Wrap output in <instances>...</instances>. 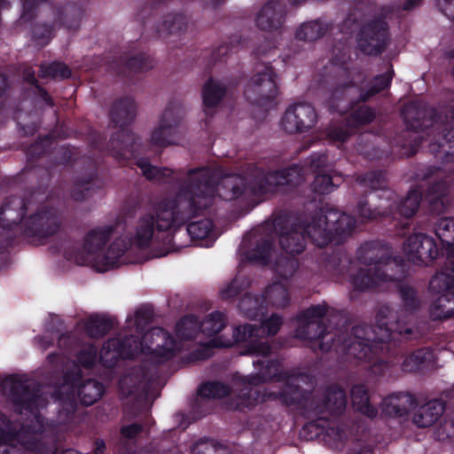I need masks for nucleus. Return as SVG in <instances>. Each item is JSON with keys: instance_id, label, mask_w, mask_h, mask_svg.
<instances>
[{"instance_id": "obj_1", "label": "nucleus", "mask_w": 454, "mask_h": 454, "mask_svg": "<svg viewBox=\"0 0 454 454\" xmlns=\"http://www.w3.org/2000/svg\"><path fill=\"white\" fill-rule=\"evenodd\" d=\"M198 174L207 170L213 181L214 193L225 200H233L244 194L262 196L273 193L284 186H296L302 182L301 168L297 166L282 170L265 173L262 169L256 168L243 176L236 174L224 175L220 177L216 170L208 168H192Z\"/></svg>"}, {"instance_id": "obj_2", "label": "nucleus", "mask_w": 454, "mask_h": 454, "mask_svg": "<svg viewBox=\"0 0 454 454\" xmlns=\"http://www.w3.org/2000/svg\"><path fill=\"white\" fill-rule=\"evenodd\" d=\"M207 170H189L186 181L174 198L163 200L157 209V229L180 227L212 205L213 181Z\"/></svg>"}, {"instance_id": "obj_3", "label": "nucleus", "mask_w": 454, "mask_h": 454, "mask_svg": "<svg viewBox=\"0 0 454 454\" xmlns=\"http://www.w3.org/2000/svg\"><path fill=\"white\" fill-rule=\"evenodd\" d=\"M358 259L364 265L354 277V285L358 289L371 288L381 281H395L403 278V265L375 244L361 247Z\"/></svg>"}, {"instance_id": "obj_4", "label": "nucleus", "mask_w": 454, "mask_h": 454, "mask_svg": "<svg viewBox=\"0 0 454 454\" xmlns=\"http://www.w3.org/2000/svg\"><path fill=\"white\" fill-rule=\"evenodd\" d=\"M104 390L103 384L97 380H82L79 372L67 373L64 383L54 391L53 396L61 411L70 415L76 411L77 398L82 405L90 406L101 398Z\"/></svg>"}, {"instance_id": "obj_5", "label": "nucleus", "mask_w": 454, "mask_h": 454, "mask_svg": "<svg viewBox=\"0 0 454 454\" xmlns=\"http://www.w3.org/2000/svg\"><path fill=\"white\" fill-rule=\"evenodd\" d=\"M330 341L338 345L348 357L356 360L371 359L374 353V344L380 342L372 326L366 324L353 326L350 332L341 333L334 338L331 337L326 343H320V348L328 350Z\"/></svg>"}, {"instance_id": "obj_6", "label": "nucleus", "mask_w": 454, "mask_h": 454, "mask_svg": "<svg viewBox=\"0 0 454 454\" xmlns=\"http://www.w3.org/2000/svg\"><path fill=\"white\" fill-rule=\"evenodd\" d=\"M153 373L139 367L120 380V388L126 395L125 412L131 417L145 411L148 408L147 396L153 384Z\"/></svg>"}, {"instance_id": "obj_7", "label": "nucleus", "mask_w": 454, "mask_h": 454, "mask_svg": "<svg viewBox=\"0 0 454 454\" xmlns=\"http://www.w3.org/2000/svg\"><path fill=\"white\" fill-rule=\"evenodd\" d=\"M403 115L409 129L417 132L427 129L433 131L440 129L454 118V108L447 106L436 113L434 108L422 103L412 102L405 106Z\"/></svg>"}, {"instance_id": "obj_8", "label": "nucleus", "mask_w": 454, "mask_h": 454, "mask_svg": "<svg viewBox=\"0 0 454 454\" xmlns=\"http://www.w3.org/2000/svg\"><path fill=\"white\" fill-rule=\"evenodd\" d=\"M2 388L20 413L22 409L32 411L43 403L41 386L33 380L7 376L2 381Z\"/></svg>"}, {"instance_id": "obj_9", "label": "nucleus", "mask_w": 454, "mask_h": 454, "mask_svg": "<svg viewBox=\"0 0 454 454\" xmlns=\"http://www.w3.org/2000/svg\"><path fill=\"white\" fill-rule=\"evenodd\" d=\"M247 341V348L241 352L242 355H251L255 356H270L273 349L268 340L264 338L263 327L257 325H245L234 329L232 339L222 340V337L213 340L214 345L217 347H231L235 342Z\"/></svg>"}, {"instance_id": "obj_10", "label": "nucleus", "mask_w": 454, "mask_h": 454, "mask_svg": "<svg viewBox=\"0 0 454 454\" xmlns=\"http://www.w3.org/2000/svg\"><path fill=\"white\" fill-rule=\"evenodd\" d=\"M419 180H429L433 178V182L429 184L426 200L428 202L429 209L435 214H442L451 203L450 196V183L452 179L445 180L447 175L445 171L439 167H428L417 174ZM448 178L450 176H448Z\"/></svg>"}, {"instance_id": "obj_11", "label": "nucleus", "mask_w": 454, "mask_h": 454, "mask_svg": "<svg viewBox=\"0 0 454 454\" xmlns=\"http://www.w3.org/2000/svg\"><path fill=\"white\" fill-rule=\"evenodd\" d=\"M62 225L63 218L59 210L42 207L24 222L23 234L34 243L53 236Z\"/></svg>"}, {"instance_id": "obj_12", "label": "nucleus", "mask_w": 454, "mask_h": 454, "mask_svg": "<svg viewBox=\"0 0 454 454\" xmlns=\"http://www.w3.org/2000/svg\"><path fill=\"white\" fill-rule=\"evenodd\" d=\"M375 319L376 324L372 326L381 343L389 341L393 332L404 335L408 340L419 337V333L413 327L406 325L399 312L387 304L379 307Z\"/></svg>"}, {"instance_id": "obj_13", "label": "nucleus", "mask_w": 454, "mask_h": 454, "mask_svg": "<svg viewBox=\"0 0 454 454\" xmlns=\"http://www.w3.org/2000/svg\"><path fill=\"white\" fill-rule=\"evenodd\" d=\"M328 308L325 305L311 306L297 315L295 336L305 340L325 339L327 333L326 321Z\"/></svg>"}, {"instance_id": "obj_14", "label": "nucleus", "mask_w": 454, "mask_h": 454, "mask_svg": "<svg viewBox=\"0 0 454 454\" xmlns=\"http://www.w3.org/2000/svg\"><path fill=\"white\" fill-rule=\"evenodd\" d=\"M357 47L366 55L377 56L386 51L388 43V26L381 17L364 23L357 34Z\"/></svg>"}, {"instance_id": "obj_15", "label": "nucleus", "mask_w": 454, "mask_h": 454, "mask_svg": "<svg viewBox=\"0 0 454 454\" xmlns=\"http://www.w3.org/2000/svg\"><path fill=\"white\" fill-rule=\"evenodd\" d=\"M278 95V86L275 73L270 67H264L254 74L245 90L248 101L259 106H266Z\"/></svg>"}, {"instance_id": "obj_16", "label": "nucleus", "mask_w": 454, "mask_h": 454, "mask_svg": "<svg viewBox=\"0 0 454 454\" xmlns=\"http://www.w3.org/2000/svg\"><path fill=\"white\" fill-rule=\"evenodd\" d=\"M140 352H144L142 338L130 333L108 340L102 347L100 359L105 366L113 367L119 357L131 358Z\"/></svg>"}, {"instance_id": "obj_17", "label": "nucleus", "mask_w": 454, "mask_h": 454, "mask_svg": "<svg viewBox=\"0 0 454 454\" xmlns=\"http://www.w3.org/2000/svg\"><path fill=\"white\" fill-rule=\"evenodd\" d=\"M275 231L278 234L279 244L287 254H300L305 247V231L303 224L292 218H276L273 222Z\"/></svg>"}, {"instance_id": "obj_18", "label": "nucleus", "mask_w": 454, "mask_h": 454, "mask_svg": "<svg viewBox=\"0 0 454 454\" xmlns=\"http://www.w3.org/2000/svg\"><path fill=\"white\" fill-rule=\"evenodd\" d=\"M283 377L285 384L279 392V400L286 405L298 403L309 398L315 387L314 377L307 373H284Z\"/></svg>"}, {"instance_id": "obj_19", "label": "nucleus", "mask_w": 454, "mask_h": 454, "mask_svg": "<svg viewBox=\"0 0 454 454\" xmlns=\"http://www.w3.org/2000/svg\"><path fill=\"white\" fill-rule=\"evenodd\" d=\"M271 250L272 243L270 238L254 230L243 238L239 247V254L242 261L265 265L269 262Z\"/></svg>"}, {"instance_id": "obj_20", "label": "nucleus", "mask_w": 454, "mask_h": 454, "mask_svg": "<svg viewBox=\"0 0 454 454\" xmlns=\"http://www.w3.org/2000/svg\"><path fill=\"white\" fill-rule=\"evenodd\" d=\"M317 114L312 105L298 103L287 108L283 118V127L290 134L301 133L313 128Z\"/></svg>"}, {"instance_id": "obj_21", "label": "nucleus", "mask_w": 454, "mask_h": 454, "mask_svg": "<svg viewBox=\"0 0 454 454\" xmlns=\"http://www.w3.org/2000/svg\"><path fill=\"white\" fill-rule=\"evenodd\" d=\"M404 251L410 261L415 264H427L438 255L434 240L422 233L410 236L404 243Z\"/></svg>"}, {"instance_id": "obj_22", "label": "nucleus", "mask_w": 454, "mask_h": 454, "mask_svg": "<svg viewBox=\"0 0 454 454\" xmlns=\"http://www.w3.org/2000/svg\"><path fill=\"white\" fill-rule=\"evenodd\" d=\"M112 229L95 230L90 231L85 239L82 250L74 258L78 265H90L103 262L102 247L108 240Z\"/></svg>"}, {"instance_id": "obj_23", "label": "nucleus", "mask_w": 454, "mask_h": 454, "mask_svg": "<svg viewBox=\"0 0 454 454\" xmlns=\"http://www.w3.org/2000/svg\"><path fill=\"white\" fill-rule=\"evenodd\" d=\"M303 228L307 237L318 247H324L333 241V234L330 228L328 210H316Z\"/></svg>"}, {"instance_id": "obj_24", "label": "nucleus", "mask_w": 454, "mask_h": 454, "mask_svg": "<svg viewBox=\"0 0 454 454\" xmlns=\"http://www.w3.org/2000/svg\"><path fill=\"white\" fill-rule=\"evenodd\" d=\"M286 18V4L279 0H270L258 12L256 26L263 31H278L282 28Z\"/></svg>"}, {"instance_id": "obj_25", "label": "nucleus", "mask_w": 454, "mask_h": 454, "mask_svg": "<svg viewBox=\"0 0 454 454\" xmlns=\"http://www.w3.org/2000/svg\"><path fill=\"white\" fill-rule=\"evenodd\" d=\"M144 352L147 350L156 356L168 358L176 348V341L168 332L160 327L152 328L142 336Z\"/></svg>"}, {"instance_id": "obj_26", "label": "nucleus", "mask_w": 454, "mask_h": 454, "mask_svg": "<svg viewBox=\"0 0 454 454\" xmlns=\"http://www.w3.org/2000/svg\"><path fill=\"white\" fill-rule=\"evenodd\" d=\"M268 356H262L253 361V364L258 372L243 379L246 385L258 386L271 380L282 381L284 373L281 372V364L277 359H265Z\"/></svg>"}, {"instance_id": "obj_27", "label": "nucleus", "mask_w": 454, "mask_h": 454, "mask_svg": "<svg viewBox=\"0 0 454 454\" xmlns=\"http://www.w3.org/2000/svg\"><path fill=\"white\" fill-rule=\"evenodd\" d=\"M416 398L409 392L389 395L382 403L381 410L387 416L402 417L415 407Z\"/></svg>"}, {"instance_id": "obj_28", "label": "nucleus", "mask_w": 454, "mask_h": 454, "mask_svg": "<svg viewBox=\"0 0 454 454\" xmlns=\"http://www.w3.org/2000/svg\"><path fill=\"white\" fill-rule=\"evenodd\" d=\"M109 148L115 158L129 159L137 151V138L131 131L121 129L111 137Z\"/></svg>"}, {"instance_id": "obj_29", "label": "nucleus", "mask_w": 454, "mask_h": 454, "mask_svg": "<svg viewBox=\"0 0 454 454\" xmlns=\"http://www.w3.org/2000/svg\"><path fill=\"white\" fill-rule=\"evenodd\" d=\"M231 393V387L220 381H208L197 390V396L192 402V409L202 412L205 403L210 399H220Z\"/></svg>"}, {"instance_id": "obj_30", "label": "nucleus", "mask_w": 454, "mask_h": 454, "mask_svg": "<svg viewBox=\"0 0 454 454\" xmlns=\"http://www.w3.org/2000/svg\"><path fill=\"white\" fill-rule=\"evenodd\" d=\"M26 210V203L22 198H7L0 207V224L4 228L17 225L23 218Z\"/></svg>"}, {"instance_id": "obj_31", "label": "nucleus", "mask_w": 454, "mask_h": 454, "mask_svg": "<svg viewBox=\"0 0 454 454\" xmlns=\"http://www.w3.org/2000/svg\"><path fill=\"white\" fill-rule=\"evenodd\" d=\"M109 115L115 126L125 127L129 125L137 115L135 100L129 97L120 98L114 102Z\"/></svg>"}, {"instance_id": "obj_32", "label": "nucleus", "mask_w": 454, "mask_h": 454, "mask_svg": "<svg viewBox=\"0 0 454 454\" xmlns=\"http://www.w3.org/2000/svg\"><path fill=\"white\" fill-rule=\"evenodd\" d=\"M444 404L439 400H432L419 406L414 412L412 421L419 427H427L434 425L443 414Z\"/></svg>"}, {"instance_id": "obj_33", "label": "nucleus", "mask_w": 454, "mask_h": 454, "mask_svg": "<svg viewBox=\"0 0 454 454\" xmlns=\"http://www.w3.org/2000/svg\"><path fill=\"white\" fill-rule=\"evenodd\" d=\"M324 409L333 414H341L347 406L348 398L346 391L338 384L328 386L323 395Z\"/></svg>"}, {"instance_id": "obj_34", "label": "nucleus", "mask_w": 454, "mask_h": 454, "mask_svg": "<svg viewBox=\"0 0 454 454\" xmlns=\"http://www.w3.org/2000/svg\"><path fill=\"white\" fill-rule=\"evenodd\" d=\"M330 220V228L333 234V240L340 242L348 236L355 227V220L349 215L336 209H327Z\"/></svg>"}, {"instance_id": "obj_35", "label": "nucleus", "mask_w": 454, "mask_h": 454, "mask_svg": "<svg viewBox=\"0 0 454 454\" xmlns=\"http://www.w3.org/2000/svg\"><path fill=\"white\" fill-rule=\"evenodd\" d=\"M454 286V256L447 257L443 269L430 280L429 288L434 293L450 292Z\"/></svg>"}, {"instance_id": "obj_36", "label": "nucleus", "mask_w": 454, "mask_h": 454, "mask_svg": "<svg viewBox=\"0 0 454 454\" xmlns=\"http://www.w3.org/2000/svg\"><path fill=\"white\" fill-rule=\"evenodd\" d=\"M187 28L186 18L181 14H168L156 27V33L160 38L178 35Z\"/></svg>"}, {"instance_id": "obj_37", "label": "nucleus", "mask_w": 454, "mask_h": 454, "mask_svg": "<svg viewBox=\"0 0 454 454\" xmlns=\"http://www.w3.org/2000/svg\"><path fill=\"white\" fill-rule=\"evenodd\" d=\"M60 25L68 30H76L82 16V9L74 4H67L59 8L56 12L51 10Z\"/></svg>"}, {"instance_id": "obj_38", "label": "nucleus", "mask_w": 454, "mask_h": 454, "mask_svg": "<svg viewBox=\"0 0 454 454\" xmlns=\"http://www.w3.org/2000/svg\"><path fill=\"white\" fill-rule=\"evenodd\" d=\"M430 317L434 320L450 318L454 316V292L439 296L430 306Z\"/></svg>"}, {"instance_id": "obj_39", "label": "nucleus", "mask_w": 454, "mask_h": 454, "mask_svg": "<svg viewBox=\"0 0 454 454\" xmlns=\"http://www.w3.org/2000/svg\"><path fill=\"white\" fill-rule=\"evenodd\" d=\"M356 182L372 191L383 190L388 187V176L385 170H369L355 176Z\"/></svg>"}, {"instance_id": "obj_40", "label": "nucleus", "mask_w": 454, "mask_h": 454, "mask_svg": "<svg viewBox=\"0 0 454 454\" xmlns=\"http://www.w3.org/2000/svg\"><path fill=\"white\" fill-rule=\"evenodd\" d=\"M353 406L363 414L373 418L377 415V410L370 403L368 389L364 384H356L350 391Z\"/></svg>"}, {"instance_id": "obj_41", "label": "nucleus", "mask_w": 454, "mask_h": 454, "mask_svg": "<svg viewBox=\"0 0 454 454\" xmlns=\"http://www.w3.org/2000/svg\"><path fill=\"white\" fill-rule=\"evenodd\" d=\"M179 135L180 129L159 121V125L152 131L151 143L158 146L166 147L175 145Z\"/></svg>"}, {"instance_id": "obj_42", "label": "nucleus", "mask_w": 454, "mask_h": 454, "mask_svg": "<svg viewBox=\"0 0 454 454\" xmlns=\"http://www.w3.org/2000/svg\"><path fill=\"white\" fill-rule=\"evenodd\" d=\"M226 93V86L221 82L209 78L203 87V103L207 108L216 106Z\"/></svg>"}, {"instance_id": "obj_43", "label": "nucleus", "mask_w": 454, "mask_h": 454, "mask_svg": "<svg viewBox=\"0 0 454 454\" xmlns=\"http://www.w3.org/2000/svg\"><path fill=\"white\" fill-rule=\"evenodd\" d=\"M240 311L248 318L254 319L264 314V298L260 295L246 294L239 302Z\"/></svg>"}, {"instance_id": "obj_44", "label": "nucleus", "mask_w": 454, "mask_h": 454, "mask_svg": "<svg viewBox=\"0 0 454 454\" xmlns=\"http://www.w3.org/2000/svg\"><path fill=\"white\" fill-rule=\"evenodd\" d=\"M432 357V353L428 349H418L404 358L402 369L407 372H417L429 364Z\"/></svg>"}, {"instance_id": "obj_45", "label": "nucleus", "mask_w": 454, "mask_h": 454, "mask_svg": "<svg viewBox=\"0 0 454 454\" xmlns=\"http://www.w3.org/2000/svg\"><path fill=\"white\" fill-rule=\"evenodd\" d=\"M250 386L251 385H247L240 390L234 401L235 403H231V409L243 411L246 408H250L260 403L262 392L257 389H253Z\"/></svg>"}, {"instance_id": "obj_46", "label": "nucleus", "mask_w": 454, "mask_h": 454, "mask_svg": "<svg viewBox=\"0 0 454 454\" xmlns=\"http://www.w3.org/2000/svg\"><path fill=\"white\" fill-rule=\"evenodd\" d=\"M375 116V111L372 108L360 106L346 118L347 125L356 132L359 127L371 123Z\"/></svg>"}, {"instance_id": "obj_47", "label": "nucleus", "mask_w": 454, "mask_h": 454, "mask_svg": "<svg viewBox=\"0 0 454 454\" xmlns=\"http://www.w3.org/2000/svg\"><path fill=\"white\" fill-rule=\"evenodd\" d=\"M95 163L89 160V171L86 173L84 180H76L72 192L71 196L75 201H83L86 200L90 192V182L95 176Z\"/></svg>"}, {"instance_id": "obj_48", "label": "nucleus", "mask_w": 454, "mask_h": 454, "mask_svg": "<svg viewBox=\"0 0 454 454\" xmlns=\"http://www.w3.org/2000/svg\"><path fill=\"white\" fill-rule=\"evenodd\" d=\"M154 223L153 215H146L140 220L135 239L138 247L145 248L149 246L154 231Z\"/></svg>"}, {"instance_id": "obj_49", "label": "nucleus", "mask_w": 454, "mask_h": 454, "mask_svg": "<svg viewBox=\"0 0 454 454\" xmlns=\"http://www.w3.org/2000/svg\"><path fill=\"white\" fill-rule=\"evenodd\" d=\"M326 32V27L318 21H309L302 24L296 31L299 40L313 42L321 38Z\"/></svg>"}, {"instance_id": "obj_50", "label": "nucleus", "mask_w": 454, "mask_h": 454, "mask_svg": "<svg viewBox=\"0 0 454 454\" xmlns=\"http://www.w3.org/2000/svg\"><path fill=\"white\" fill-rule=\"evenodd\" d=\"M39 76L41 78L67 79L71 76V70L63 62L43 63L40 66Z\"/></svg>"}, {"instance_id": "obj_51", "label": "nucleus", "mask_w": 454, "mask_h": 454, "mask_svg": "<svg viewBox=\"0 0 454 454\" xmlns=\"http://www.w3.org/2000/svg\"><path fill=\"white\" fill-rule=\"evenodd\" d=\"M153 309L150 305H143L139 307L136 312L134 318L130 317L127 319L129 328L135 327L136 333H141L145 326L152 323L153 317Z\"/></svg>"}, {"instance_id": "obj_52", "label": "nucleus", "mask_w": 454, "mask_h": 454, "mask_svg": "<svg viewBox=\"0 0 454 454\" xmlns=\"http://www.w3.org/2000/svg\"><path fill=\"white\" fill-rule=\"evenodd\" d=\"M225 325V317L223 313L218 311L211 313L200 323V331L209 337L217 334Z\"/></svg>"}, {"instance_id": "obj_53", "label": "nucleus", "mask_w": 454, "mask_h": 454, "mask_svg": "<svg viewBox=\"0 0 454 454\" xmlns=\"http://www.w3.org/2000/svg\"><path fill=\"white\" fill-rule=\"evenodd\" d=\"M263 298L264 301L267 300L276 308H285L289 303L287 289L278 283L270 286L266 289Z\"/></svg>"}, {"instance_id": "obj_54", "label": "nucleus", "mask_w": 454, "mask_h": 454, "mask_svg": "<svg viewBox=\"0 0 454 454\" xmlns=\"http://www.w3.org/2000/svg\"><path fill=\"white\" fill-rule=\"evenodd\" d=\"M22 12L20 18L15 21L17 27H21L31 22L36 16L40 6L49 0H20Z\"/></svg>"}, {"instance_id": "obj_55", "label": "nucleus", "mask_w": 454, "mask_h": 454, "mask_svg": "<svg viewBox=\"0 0 454 454\" xmlns=\"http://www.w3.org/2000/svg\"><path fill=\"white\" fill-rule=\"evenodd\" d=\"M435 235L442 244L454 246V218L443 217L434 223Z\"/></svg>"}, {"instance_id": "obj_56", "label": "nucleus", "mask_w": 454, "mask_h": 454, "mask_svg": "<svg viewBox=\"0 0 454 454\" xmlns=\"http://www.w3.org/2000/svg\"><path fill=\"white\" fill-rule=\"evenodd\" d=\"M200 329V322L195 316H185L176 325V334L183 340H192Z\"/></svg>"}, {"instance_id": "obj_57", "label": "nucleus", "mask_w": 454, "mask_h": 454, "mask_svg": "<svg viewBox=\"0 0 454 454\" xmlns=\"http://www.w3.org/2000/svg\"><path fill=\"white\" fill-rule=\"evenodd\" d=\"M192 454H230L227 446L211 439H201L192 447Z\"/></svg>"}, {"instance_id": "obj_58", "label": "nucleus", "mask_w": 454, "mask_h": 454, "mask_svg": "<svg viewBox=\"0 0 454 454\" xmlns=\"http://www.w3.org/2000/svg\"><path fill=\"white\" fill-rule=\"evenodd\" d=\"M184 118V108L178 102H170L160 115V121L180 129Z\"/></svg>"}, {"instance_id": "obj_59", "label": "nucleus", "mask_w": 454, "mask_h": 454, "mask_svg": "<svg viewBox=\"0 0 454 454\" xmlns=\"http://www.w3.org/2000/svg\"><path fill=\"white\" fill-rule=\"evenodd\" d=\"M130 246V241L124 238L116 239L108 247L103 255L102 263L106 265H114L116 261L123 255L124 252Z\"/></svg>"}, {"instance_id": "obj_60", "label": "nucleus", "mask_w": 454, "mask_h": 454, "mask_svg": "<svg viewBox=\"0 0 454 454\" xmlns=\"http://www.w3.org/2000/svg\"><path fill=\"white\" fill-rule=\"evenodd\" d=\"M112 328V322L99 316L91 317L85 325L87 333L91 338H101Z\"/></svg>"}, {"instance_id": "obj_61", "label": "nucleus", "mask_w": 454, "mask_h": 454, "mask_svg": "<svg viewBox=\"0 0 454 454\" xmlns=\"http://www.w3.org/2000/svg\"><path fill=\"white\" fill-rule=\"evenodd\" d=\"M213 223L210 219L204 218L192 222L186 231L192 239H204L212 236Z\"/></svg>"}, {"instance_id": "obj_62", "label": "nucleus", "mask_w": 454, "mask_h": 454, "mask_svg": "<svg viewBox=\"0 0 454 454\" xmlns=\"http://www.w3.org/2000/svg\"><path fill=\"white\" fill-rule=\"evenodd\" d=\"M121 62L132 72H144L153 68L152 60L145 54L124 55L121 57Z\"/></svg>"}, {"instance_id": "obj_63", "label": "nucleus", "mask_w": 454, "mask_h": 454, "mask_svg": "<svg viewBox=\"0 0 454 454\" xmlns=\"http://www.w3.org/2000/svg\"><path fill=\"white\" fill-rule=\"evenodd\" d=\"M421 200V196L417 191H411L408 193L405 199L400 201L397 206L398 213L406 217L410 218L415 215L419 209Z\"/></svg>"}, {"instance_id": "obj_64", "label": "nucleus", "mask_w": 454, "mask_h": 454, "mask_svg": "<svg viewBox=\"0 0 454 454\" xmlns=\"http://www.w3.org/2000/svg\"><path fill=\"white\" fill-rule=\"evenodd\" d=\"M355 133L351 127L347 125V120L343 123L332 124L325 129L326 137L337 143H344Z\"/></svg>"}]
</instances>
